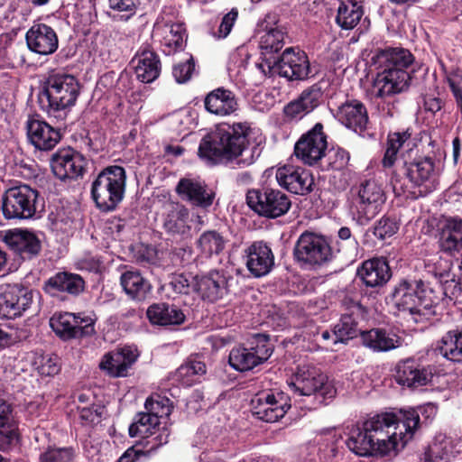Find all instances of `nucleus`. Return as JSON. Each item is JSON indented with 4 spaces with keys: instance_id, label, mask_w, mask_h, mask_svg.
<instances>
[{
    "instance_id": "18",
    "label": "nucleus",
    "mask_w": 462,
    "mask_h": 462,
    "mask_svg": "<svg viewBox=\"0 0 462 462\" xmlns=\"http://www.w3.org/2000/svg\"><path fill=\"white\" fill-rule=\"evenodd\" d=\"M281 187L297 195H306L312 190L314 180L311 173L301 167L284 165L275 173Z\"/></svg>"
},
{
    "instance_id": "38",
    "label": "nucleus",
    "mask_w": 462,
    "mask_h": 462,
    "mask_svg": "<svg viewBox=\"0 0 462 462\" xmlns=\"http://www.w3.org/2000/svg\"><path fill=\"white\" fill-rule=\"evenodd\" d=\"M412 62V54L404 49L393 48L381 51L375 57L378 69L380 70L389 69L391 72L407 70Z\"/></svg>"
},
{
    "instance_id": "23",
    "label": "nucleus",
    "mask_w": 462,
    "mask_h": 462,
    "mask_svg": "<svg viewBox=\"0 0 462 462\" xmlns=\"http://www.w3.org/2000/svg\"><path fill=\"white\" fill-rule=\"evenodd\" d=\"M176 192L183 200L201 208H209L216 196V193L205 183L188 178L180 180Z\"/></svg>"
},
{
    "instance_id": "7",
    "label": "nucleus",
    "mask_w": 462,
    "mask_h": 462,
    "mask_svg": "<svg viewBox=\"0 0 462 462\" xmlns=\"http://www.w3.org/2000/svg\"><path fill=\"white\" fill-rule=\"evenodd\" d=\"M38 191L28 185L8 189L2 199V210L7 219H28L36 212Z\"/></svg>"
},
{
    "instance_id": "61",
    "label": "nucleus",
    "mask_w": 462,
    "mask_h": 462,
    "mask_svg": "<svg viewBox=\"0 0 462 462\" xmlns=\"http://www.w3.org/2000/svg\"><path fill=\"white\" fill-rule=\"evenodd\" d=\"M189 285V281L184 274L174 275L169 282L171 290L180 294H188Z\"/></svg>"
},
{
    "instance_id": "17",
    "label": "nucleus",
    "mask_w": 462,
    "mask_h": 462,
    "mask_svg": "<svg viewBox=\"0 0 462 462\" xmlns=\"http://www.w3.org/2000/svg\"><path fill=\"white\" fill-rule=\"evenodd\" d=\"M51 166L53 174L60 180H75L83 176L86 161L79 152L68 148L52 155Z\"/></svg>"
},
{
    "instance_id": "40",
    "label": "nucleus",
    "mask_w": 462,
    "mask_h": 462,
    "mask_svg": "<svg viewBox=\"0 0 462 462\" xmlns=\"http://www.w3.org/2000/svg\"><path fill=\"white\" fill-rule=\"evenodd\" d=\"M443 357L462 363V329L446 333L435 348Z\"/></svg>"
},
{
    "instance_id": "5",
    "label": "nucleus",
    "mask_w": 462,
    "mask_h": 462,
    "mask_svg": "<svg viewBox=\"0 0 462 462\" xmlns=\"http://www.w3.org/2000/svg\"><path fill=\"white\" fill-rule=\"evenodd\" d=\"M126 173L118 165L103 169L92 181L90 193L96 207L102 212L114 211L125 192Z\"/></svg>"
},
{
    "instance_id": "27",
    "label": "nucleus",
    "mask_w": 462,
    "mask_h": 462,
    "mask_svg": "<svg viewBox=\"0 0 462 462\" xmlns=\"http://www.w3.org/2000/svg\"><path fill=\"white\" fill-rule=\"evenodd\" d=\"M137 352L131 347H123L117 351L109 352L103 356L99 364L113 377L125 376L127 370L137 359Z\"/></svg>"
},
{
    "instance_id": "12",
    "label": "nucleus",
    "mask_w": 462,
    "mask_h": 462,
    "mask_svg": "<svg viewBox=\"0 0 462 462\" xmlns=\"http://www.w3.org/2000/svg\"><path fill=\"white\" fill-rule=\"evenodd\" d=\"M294 394L298 396L320 395L323 399L332 398L335 388L328 382L326 375L315 368L300 367L294 380L289 383Z\"/></svg>"
},
{
    "instance_id": "6",
    "label": "nucleus",
    "mask_w": 462,
    "mask_h": 462,
    "mask_svg": "<svg viewBox=\"0 0 462 462\" xmlns=\"http://www.w3.org/2000/svg\"><path fill=\"white\" fill-rule=\"evenodd\" d=\"M293 254L300 265L319 267L332 259V250L324 236L304 232L298 238Z\"/></svg>"
},
{
    "instance_id": "3",
    "label": "nucleus",
    "mask_w": 462,
    "mask_h": 462,
    "mask_svg": "<svg viewBox=\"0 0 462 462\" xmlns=\"http://www.w3.org/2000/svg\"><path fill=\"white\" fill-rule=\"evenodd\" d=\"M390 299L399 311L409 313L418 323L435 314L440 295L421 280H402L393 287Z\"/></svg>"
},
{
    "instance_id": "35",
    "label": "nucleus",
    "mask_w": 462,
    "mask_h": 462,
    "mask_svg": "<svg viewBox=\"0 0 462 462\" xmlns=\"http://www.w3.org/2000/svg\"><path fill=\"white\" fill-rule=\"evenodd\" d=\"M362 344L374 352H387L401 346V339L395 334L383 328H373L361 332Z\"/></svg>"
},
{
    "instance_id": "60",
    "label": "nucleus",
    "mask_w": 462,
    "mask_h": 462,
    "mask_svg": "<svg viewBox=\"0 0 462 462\" xmlns=\"http://www.w3.org/2000/svg\"><path fill=\"white\" fill-rule=\"evenodd\" d=\"M39 373L42 375L51 376L59 373L60 365L57 356H44L42 358L38 367Z\"/></svg>"
},
{
    "instance_id": "47",
    "label": "nucleus",
    "mask_w": 462,
    "mask_h": 462,
    "mask_svg": "<svg viewBox=\"0 0 462 462\" xmlns=\"http://www.w3.org/2000/svg\"><path fill=\"white\" fill-rule=\"evenodd\" d=\"M357 334L356 323L352 316H343L333 329L334 343H345Z\"/></svg>"
},
{
    "instance_id": "33",
    "label": "nucleus",
    "mask_w": 462,
    "mask_h": 462,
    "mask_svg": "<svg viewBox=\"0 0 462 462\" xmlns=\"http://www.w3.org/2000/svg\"><path fill=\"white\" fill-rule=\"evenodd\" d=\"M137 79L143 83H152L161 73V61L151 50L143 49L132 60Z\"/></svg>"
},
{
    "instance_id": "59",
    "label": "nucleus",
    "mask_w": 462,
    "mask_h": 462,
    "mask_svg": "<svg viewBox=\"0 0 462 462\" xmlns=\"http://www.w3.org/2000/svg\"><path fill=\"white\" fill-rule=\"evenodd\" d=\"M77 331L79 337L91 336L95 333V320L89 316L81 317L80 314L76 315Z\"/></svg>"
},
{
    "instance_id": "62",
    "label": "nucleus",
    "mask_w": 462,
    "mask_h": 462,
    "mask_svg": "<svg viewBox=\"0 0 462 462\" xmlns=\"http://www.w3.org/2000/svg\"><path fill=\"white\" fill-rule=\"evenodd\" d=\"M333 157L334 159L329 162V164L333 170L338 171L346 168L350 159L348 152L342 148L335 150Z\"/></svg>"
},
{
    "instance_id": "22",
    "label": "nucleus",
    "mask_w": 462,
    "mask_h": 462,
    "mask_svg": "<svg viewBox=\"0 0 462 462\" xmlns=\"http://www.w3.org/2000/svg\"><path fill=\"white\" fill-rule=\"evenodd\" d=\"M26 130L29 142L36 149L41 151H50L53 149L61 138L60 131L57 128L37 118L28 119Z\"/></svg>"
},
{
    "instance_id": "29",
    "label": "nucleus",
    "mask_w": 462,
    "mask_h": 462,
    "mask_svg": "<svg viewBox=\"0 0 462 462\" xmlns=\"http://www.w3.org/2000/svg\"><path fill=\"white\" fill-rule=\"evenodd\" d=\"M439 245L440 251L453 257L462 254V219L449 217L443 225Z\"/></svg>"
},
{
    "instance_id": "36",
    "label": "nucleus",
    "mask_w": 462,
    "mask_h": 462,
    "mask_svg": "<svg viewBox=\"0 0 462 462\" xmlns=\"http://www.w3.org/2000/svg\"><path fill=\"white\" fill-rule=\"evenodd\" d=\"M120 284L125 294L136 301L144 300L152 290L149 281L137 270H126L122 273Z\"/></svg>"
},
{
    "instance_id": "44",
    "label": "nucleus",
    "mask_w": 462,
    "mask_h": 462,
    "mask_svg": "<svg viewBox=\"0 0 462 462\" xmlns=\"http://www.w3.org/2000/svg\"><path fill=\"white\" fill-rule=\"evenodd\" d=\"M284 32L279 28H273L265 32L261 37L259 47L261 53L266 58L273 59V54L280 51L284 46Z\"/></svg>"
},
{
    "instance_id": "49",
    "label": "nucleus",
    "mask_w": 462,
    "mask_h": 462,
    "mask_svg": "<svg viewBox=\"0 0 462 462\" xmlns=\"http://www.w3.org/2000/svg\"><path fill=\"white\" fill-rule=\"evenodd\" d=\"M73 457L71 448L50 446L40 455V462H70Z\"/></svg>"
},
{
    "instance_id": "53",
    "label": "nucleus",
    "mask_w": 462,
    "mask_h": 462,
    "mask_svg": "<svg viewBox=\"0 0 462 462\" xmlns=\"http://www.w3.org/2000/svg\"><path fill=\"white\" fill-rule=\"evenodd\" d=\"M256 346H251L254 355L259 358V365L266 361L273 354V347L269 343V336L265 334H256L254 336Z\"/></svg>"
},
{
    "instance_id": "28",
    "label": "nucleus",
    "mask_w": 462,
    "mask_h": 462,
    "mask_svg": "<svg viewBox=\"0 0 462 462\" xmlns=\"http://www.w3.org/2000/svg\"><path fill=\"white\" fill-rule=\"evenodd\" d=\"M205 109L217 116H226L238 109V102L236 95L229 89L217 88L204 98Z\"/></svg>"
},
{
    "instance_id": "32",
    "label": "nucleus",
    "mask_w": 462,
    "mask_h": 462,
    "mask_svg": "<svg viewBox=\"0 0 462 462\" xmlns=\"http://www.w3.org/2000/svg\"><path fill=\"white\" fill-rule=\"evenodd\" d=\"M196 290L204 299L216 301L221 299L228 291L227 279L219 271H211L196 281Z\"/></svg>"
},
{
    "instance_id": "50",
    "label": "nucleus",
    "mask_w": 462,
    "mask_h": 462,
    "mask_svg": "<svg viewBox=\"0 0 462 462\" xmlns=\"http://www.w3.org/2000/svg\"><path fill=\"white\" fill-rule=\"evenodd\" d=\"M167 32L164 36L165 45L173 51L182 49L184 46L185 29L180 23L166 25Z\"/></svg>"
},
{
    "instance_id": "51",
    "label": "nucleus",
    "mask_w": 462,
    "mask_h": 462,
    "mask_svg": "<svg viewBox=\"0 0 462 462\" xmlns=\"http://www.w3.org/2000/svg\"><path fill=\"white\" fill-rule=\"evenodd\" d=\"M168 430L166 429H162V431L158 436L153 438L151 441H148V443L152 445L150 448H148L147 450H143L134 446L129 448L125 452L132 451L131 455L129 456V459L133 460V462H135L141 457H146L151 451L156 449L157 448L162 446L163 444H166L168 442Z\"/></svg>"
},
{
    "instance_id": "25",
    "label": "nucleus",
    "mask_w": 462,
    "mask_h": 462,
    "mask_svg": "<svg viewBox=\"0 0 462 462\" xmlns=\"http://www.w3.org/2000/svg\"><path fill=\"white\" fill-rule=\"evenodd\" d=\"M335 117L345 126L355 132H363L368 124V113L365 106L357 99H349L337 109Z\"/></svg>"
},
{
    "instance_id": "52",
    "label": "nucleus",
    "mask_w": 462,
    "mask_h": 462,
    "mask_svg": "<svg viewBox=\"0 0 462 462\" xmlns=\"http://www.w3.org/2000/svg\"><path fill=\"white\" fill-rule=\"evenodd\" d=\"M109 7L115 12L122 13L121 19L127 21L135 14L140 0H108Z\"/></svg>"
},
{
    "instance_id": "43",
    "label": "nucleus",
    "mask_w": 462,
    "mask_h": 462,
    "mask_svg": "<svg viewBox=\"0 0 462 462\" xmlns=\"http://www.w3.org/2000/svg\"><path fill=\"white\" fill-rule=\"evenodd\" d=\"M364 11L356 2L340 3L337 8L336 23L343 30H351L360 22Z\"/></svg>"
},
{
    "instance_id": "58",
    "label": "nucleus",
    "mask_w": 462,
    "mask_h": 462,
    "mask_svg": "<svg viewBox=\"0 0 462 462\" xmlns=\"http://www.w3.org/2000/svg\"><path fill=\"white\" fill-rule=\"evenodd\" d=\"M79 418L87 423H97L100 421L103 408L99 405L90 407H78Z\"/></svg>"
},
{
    "instance_id": "10",
    "label": "nucleus",
    "mask_w": 462,
    "mask_h": 462,
    "mask_svg": "<svg viewBox=\"0 0 462 462\" xmlns=\"http://www.w3.org/2000/svg\"><path fill=\"white\" fill-rule=\"evenodd\" d=\"M270 71L278 73L288 80H304L310 73V60L307 54L294 48H287L278 59L266 58Z\"/></svg>"
},
{
    "instance_id": "31",
    "label": "nucleus",
    "mask_w": 462,
    "mask_h": 462,
    "mask_svg": "<svg viewBox=\"0 0 462 462\" xmlns=\"http://www.w3.org/2000/svg\"><path fill=\"white\" fill-rule=\"evenodd\" d=\"M431 378V371L419 365L414 360H405L397 366L396 380L400 384L418 387L426 385Z\"/></svg>"
},
{
    "instance_id": "48",
    "label": "nucleus",
    "mask_w": 462,
    "mask_h": 462,
    "mask_svg": "<svg viewBox=\"0 0 462 462\" xmlns=\"http://www.w3.org/2000/svg\"><path fill=\"white\" fill-rule=\"evenodd\" d=\"M144 408L149 414L155 416L159 420L160 418L168 417L172 410L170 400L159 395L156 398H148L144 403Z\"/></svg>"
},
{
    "instance_id": "34",
    "label": "nucleus",
    "mask_w": 462,
    "mask_h": 462,
    "mask_svg": "<svg viewBox=\"0 0 462 462\" xmlns=\"http://www.w3.org/2000/svg\"><path fill=\"white\" fill-rule=\"evenodd\" d=\"M358 275L366 286L380 287L390 280L392 273L386 260L374 258L362 264Z\"/></svg>"
},
{
    "instance_id": "9",
    "label": "nucleus",
    "mask_w": 462,
    "mask_h": 462,
    "mask_svg": "<svg viewBox=\"0 0 462 462\" xmlns=\"http://www.w3.org/2000/svg\"><path fill=\"white\" fill-rule=\"evenodd\" d=\"M246 202L254 212L268 218L284 215L291 205L285 193L271 188L249 190L246 194Z\"/></svg>"
},
{
    "instance_id": "1",
    "label": "nucleus",
    "mask_w": 462,
    "mask_h": 462,
    "mask_svg": "<svg viewBox=\"0 0 462 462\" xmlns=\"http://www.w3.org/2000/svg\"><path fill=\"white\" fill-rule=\"evenodd\" d=\"M419 424L414 409L375 414L350 431L346 446L360 457L397 454L413 438Z\"/></svg>"
},
{
    "instance_id": "46",
    "label": "nucleus",
    "mask_w": 462,
    "mask_h": 462,
    "mask_svg": "<svg viewBox=\"0 0 462 462\" xmlns=\"http://www.w3.org/2000/svg\"><path fill=\"white\" fill-rule=\"evenodd\" d=\"M229 364L236 371L245 372L259 365V358L254 351L245 347H235L229 354Z\"/></svg>"
},
{
    "instance_id": "8",
    "label": "nucleus",
    "mask_w": 462,
    "mask_h": 462,
    "mask_svg": "<svg viewBox=\"0 0 462 462\" xmlns=\"http://www.w3.org/2000/svg\"><path fill=\"white\" fill-rule=\"evenodd\" d=\"M385 200L382 185L375 180H366L358 188L357 196L353 200L352 212L360 224H366L379 213Z\"/></svg>"
},
{
    "instance_id": "63",
    "label": "nucleus",
    "mask_w": 462,
    "mask_h": 462,
    "mask_svg": "<svg viewBox=\"0 0 462 462\" xmlns=\"http://www.w3.org/2000/svg\"><path fill=\"white\" fill-rule=\"evenodd\" d=\"M411 137V134L408 131L393 133L389 134L388 145L395 147L398 152L399 149L407 142Z\"/></svg>"
},
{
    "instance_id": "30",
    "label": "nucleus",
    "mask_w": 462,
    "mask_h": 462,
    "mask_svg": "<svg viewBox=\"0 0 462 462\" xmlns=\"http://www.w3.org/2000/svg\"><path fill=\"white\" fill-rule=\"evenodd\" d=\"M462 458V441L438 437L424 453V462H449Z\"/></svg>"
},
{
    "instance_id": "37",
    "label": "nucleus",
    "mask_w": 462,
    "mask_h": 462,
    "mask_svg": "<svg viewBox=\"0 0 462 462\" xmlns=\"http://www.w3.org/2000/svg\"><path fill=\"white\" fill-rule=\"evenodd\" d=\"M85 282L83 279L75 273H58L51 276L45 282L44 289L47 292H68L71 295H78L84 291Z\"/></svg>"
},
{
    "instance_id": "24",
    "label": "nucleus",
    "mask_w": 462,
    "mask_h": 462,
    "mask_svg": "<svg viewBox=\"0 0 462 462\" xmlns=\"http://www.w3.org/2000/svg\"><path fill=\"white\" fill-rule=\"evenodd\" d=\"M189 219V212L184 205L172 201L164 205L163 228L168 234L180 237L188 236L191 228Z\"/></svg>"
},
{
    "instance_id": "4",
    "label": "nucleus",
    "mask_w": 462,
    "mask_h": 462,
    "mask_svg": "<svg viewBox=\"0 0 462 462\" xmlns=\"http://www.w3.org/2000/svg\"><path fill=\"white\" fill-rule=\"evenodd\" d=\"M79 94V84L72 75L52 73L45 79L39 95L42 108L50 116L73 106Z\"/></svg>"
},
{
    "instance_id": "56",
    "label": "nucleus",
    "mask_w": 462,
    "mask_h": 462,
    "mask_svg": "<svg viewBox=\"0 0 462 462\" xmlns=\"http://www.w3.org/2000/svg\"><path fill=\"white\" fill-rule=\"evenodd\" d=\"M195 64L190 58L187 61L179 63L173 67L172 74L178 83H185L191 78Z\"/></svg>"
},
{
    "instance_id": "26",
    "label": "nucleus",
    "mask_w": 462,
    "mask_h": 462,
    "mask_svg": "<svg viewBox=\"0 0 462 462\" xmlns=\"http://www.w3.org/2000/svg\"><path fill=\"white\" fill-rule=\"evenodd\" d=\"M28 48L38 54L49 55L58 48V37L54 30L43 23L34 24L26 32Z\"/></svg>"
},
{
    "instance_id": "11",
    "label": "nucleus",
    "mask_w": 462,
    "mask_h": 462,
    "mask_svg": "<svg viewBox=\"0 0 462 462\" xmlns=\"http://www.w3.org/2000/svg\"><path fill=\"white\" fill-rule=\"evenodd\" d=\"M404 174L411 184L412 190L409 194L413 199L424 197L435 188V162L430 157H420L404 163Z\"/></svg>"
},
{
    "instance_id": "39",
    "label": "nucleus",
    "mask_w": 462,
    "mask_h": 462,
    "mask_svg": "<svg viewBox=\"0 0 462 462\" xmlns=\"http://www.w3.org/2000/svg\"><path fill=\"white\" fill-rule=\"evenodd\" d=\"M146 313L152 324L160 326L180 325L185 320V315L181 310L163 302L152 304Z\"/></svg>"
},
{
    "instance_id": "64",
    "label": "nucleus",
    "mask_w": 462,
    "mask_h": 462,
    "mask_svg": "<svg viewBox=\"0 0 462 462\" xmlns=\"http://www.w3.org/2000/svg\"><path fill=\"white\" fill-rule=\"evenodd\" d=\"M180 371H185L186 374H204L206 365L199 360H190L180 367Z\"/></svg>"
},
{
    "instance_id": "21",
    "label": "nucleus",
    "mask_w": 462,
    "mask_h": 462,
    "mask_svg": "<svg viewBox=\"0 0 462 462\" xmlns=\"http://www.w3.org/2000/svg\"><path fill=\"white\" fill-rule=\"evenodd\" d=\"M245 266L254 278L267 275L274 266V254L263 241H256L245 249Z\"/></svg>"
},
{
    "instance_id": "14",
    "label": "nucleus",
    "mask_w": 462,
    "mask_h": 462,
    "mask_svg": "<svg viewBox=\"0 0 462 462\" xmlns=\"http://www.w3.org/2000/svg\"><path fill=\"white\" fill-rule=\"evenodd\" d=\"M327 146L324 126L317 123L296 142L294 154L305 164L313 165L325 156Z\"/></svg>"
},
{
    "instance_id": "54",
    "label": "nucleus",
    "mask_w": 462,
    "mask_h": 462,
    "mask_svg": "<svg viewBox=\"0 0 462 462\" xmlns=\"http://www.w3.org/2000/svg\"><path fill=\"white\" fill-rule=\"evenodd\" d=\"M399 226L395 220L389 217H383L374 227V235L380 240H384L393 236L398 230Z\"/></svg>"
},
{
    "instance_id": "55",
    "label": "nucleus",
    "mask_w": 462,
    "mask_h": 462,
    "mask_svg": "<svg viewBox=\"0 0 462 462\" xmlns=\"http://www.w3.org/2000/svg\"><path fill=\"white\" fill-rule=\"evenodd\" d=\"M438 289L439 291H436V293L440 295V300L443 297L450 300H457L461 293V286L454 278L445 280Z\"/></svg>"
},
{
    "instance_id": "57",
    "label": "nucleus",
    "mask_w": 462,
    "mask_h": 462,
    "mask_svg": "<svg viewBox=\"0 0 462 462\" xmlns=\"http://www.w3.org/2000/svg\"><path fill=\"white\" fill-rule=\"evenodd\" d=\"M238 18L237 8H232L229 13L224 15L220 25L218 27L216 36L219 39H224L228 36L231 30Z\"/></svg>"
},
{
    "instance_id": "20",
    "label": "nucleus",
    "mask_w": 462,
    "mask_h": 462,
    "mask_svg": "<svg viewBox=\"0 0 462 462\" xmlns=\"http://www.w3.org/2000/svg\"><path fill=\"white\" fill-rule=\"evenodd\" d=\"M253 413L266 422H275L282 418L291 407L282 393H261L252 400Z\"/></svg>"
},
{
    "instance_id": "15",
    "label": "nucleus",
    "mask_w": 462,
    "mask_h": 462,
    "mask_svg": "<svg viewBox=\"0 0 462 462\" xmlns=\"http://www.w3.org/2000/svg\"><path fill=\"white\" fill-rule=\"evenodd\" d=\"M328 85V81L322 79L304 89L298 98L284 106L285 116L291 120H298L311 113L322 103Z\"/></svg>"
},
{
    "instance_id": "19",
    "label": "nucleus",
    "mask_w": 462,
    "mask_h": 462,
    "mask_svg": "<svg viewBox=\"0 0 462 462\" xmlns=\"http://www.w3.org/2000/svg\"><path fill=\"white\" fill-rule=\"evenodd\" d=\"M4 242L14 254L23 260H31L39 255L42 251V242L32 231L25 229L7 230Z\"/></svg>"
},
{
    "instance_id": "42",
    "label": "nucleus",
    "mask_w": 462,
    "mask_h": 462,
    "mask_svg": "<svg viewBox=\"0 0 462 462\" xmlns=\"http://www.w3.org/2000/svg\"><path fill=\"white\" fill-rule=\"evenodd\" d=\"M50 326L57 336L63 339L79 337L77 318L73 313H56L50 319Z\"/></svg>"
},
{
    "instance_id": "13",
    "label": "nucleus",
    "mask_w": 462,
    "mask_h": 462,
    "mask_svg": "<svg viewBox=\"0 0 462 462\" xmlns=\"http://www.w3.org/2000/svg\"><path fill=\"white\" fill-rule=\"evenodd\" d=\"M34 291L22 284H5L0 288V316L15 319L32 304Z\"/></svg>"
},
{
    "instance_id": "45",
    "label": "nucleus",
    "mask_w": 462,
    "mask_h": 462,
    "mask_svg": "<svg viewBox=\"0 0 462 462\" xmlns=\"http://www.w3.org/2000/svg\"><path fill=\"white\" fill-rule=\"evenodd\" d=\"M159 424L160 420L155 416L149 414L147 411L139 412L129 426V435L131 437L148 438L154 433L153 430Z\"/></svg>"
},
{
    "instance_id": "41",
    "label": "nucleus",
    "mask_w": 462,
    "mask_h": 462,
    "mask_svg": "<svg viewBox=\"0 0 462 462\" xmlns=\"http://www.w3.org/2000/svg\"><path fill=\"white\" fill-rule=\"evenodd\" d=\"M225 245L226 239L216 230L203 232L197 241L198 249L206 258L218 255L224 250Z\"/></svg>"
},
{
    "instance_id": "16",
    "label": "nucleus",
    "mask_w": 462,
    "mask_h": 462,
    "mask_svg": "<svg viewBox=\"0 0 462 462\" xmlns=\"http://www.w3.org/2000/svg\"><path fill=\"white\" fill-rule=\"evenodd\" d=\"M379 70L374 79L371 93L377 98H385L406 91L410 86L411 76L407 70Z\"/></svg>"
},
{
    "instance_id": "2",
    "label": "nucleus",
    "mask_w": 462,
    "mask_h": 462,
    "mask_svg": "<svg viewBox=\"0 0 462 462\" xmlns=\"http://www.w3.org/2000/svg\"><path fill=\"white\" fill-rule=\"evenodd\" d=\"M252 128L247 122L217 125L200 141L198 150L199 157L210 165L227 164L236 161L239 167L249 166L254 158L244 155Z\"/></svg>"
}]
</instances>
